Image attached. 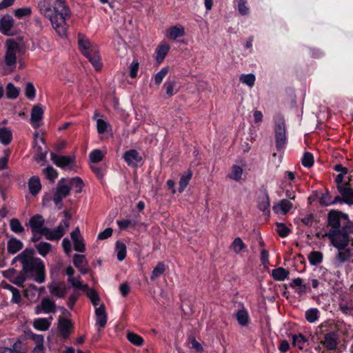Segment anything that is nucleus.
Instances as JSON below:
<instances>
[{
  "mask_svg": "<svg viewBox=\"0 0 353 353\" xmlns=\"http://www.w3.org/2000/svg\"><path fill=\"white\" fill-rule=\"evenodd\" d=\"M41 13L48 18L56 33L61 37L67 36V20L70 17V12L65 6L64 0H56L53 9L46 0H43L39 3Z\"/></svg>",
  "mask_w": 353,
  "mask_h": 353,
  "instance_id": "f257e3e1",
  "label": "nucleus"
},
{
  "mask_svg": "<svg viewBox=\"0 0 353 353\" xmlns=\"http://www.w3.org/2000/svg\"><path fill=\"white\" fill-rule=\"evenodd\" d=\"M43 223V218L39 214L33 216L30 219L29 225L32 234V241H38L42 236L50 241L59 240L63 236L69 228L68 221H62L54 230L44 227Z\"/></svg>",
  "mask_w": 353,
  "mask_h": 353,
  "instance_id": "f03ea898",
  "label": "nucleus"
},
{
  "mask_svg": "<svg viewBox=\"0 0 353 353\" xmlns=\"http://www.w3.org/2000/svg\"><path fill=\"white\" fill-rule=\"evenodd\" d=\"M330 323L325 321L316 327L311 340L314 348L317 353H329L336 349L338 345V334L330 331Z\"/></svg>",
  "mask_w": 353,
  "mask_h": 353,
  "instance_id": "7ed1b4c3",
  "label": "nucleus"
},
{
  "mask_svg": "<svg viewBox=\"0 0 353 353\" xmlns=\"http://www.w3.org/2000/svg\"><path fill=\"white\" fill-rule=\"evenodd\" d=\"M32 250H25L17 256V260L23 265V270L32 277L38 283H42L46 279L45 265L39 258L33 257Z\"/></svg>",
  "mask_w": 353,
  "mask_h": 353,
  "instance_id": "20e7f679",
  "label": "nucleus"
},
{
  "mask_svg": "<svg viewBox=\"0 0 353 353\" xmlns=\"http://www.w3.org/2000/svg\"><path fill=\"white\" fill-rule=\"evenodd\" d=\"M32 250H25L17 256V260L23 265V270L32 277L38 283H42L46 279L45 265L39 258L33 257Z\"/></svg>",
  "mask_w": 353,
  "mask_h": 353,
  "instance_id": "39448f33",
  "label": "nucleus"
},
{
  "mask_svg": "<svg viewBox=\"0 0 353 353\" xmlns=\"http://www.w3.org/2000/svg\"><path fill=\"white\" fill-rule=\"evenodd\" d=\"M6 48L5 64L8 68L9 72H12L16 66L17 54L19 53V44L10 39L6 43Z\"/></svg>",
  "mask_w": 353,
  "mask_h": 353,
  "instance_id": "423d86ee",
  "label": "nucleus"
},
{
  "mask_svg": "<svg viewBox=\"0 0 353 353\" xmlns=\"http://www.w3.org/2000/svg\"><path fill=\"white\" fill-rule=\"evenodd\" d=\"M274 132L276 147L278 150L284 149L287 144L286 130L284 120L281 117H276L274 119Z\"/></svg>",
  "mask_w": 353,
  "mask_h": 353,
  "instance_id": "0eeeda50",
  "label": "nucleus"
},
{
  "mask_svg": "<svg viewBox=\"0 0 353 353\" xmlns=\"http://www.w3.org/2000/svg\"><path fill=\"white\" fill-rule=\"evenodd\" d=\"M328 223L329 225L333 228V230H339L342 225L348 231H351V229L349 228L350 222L348 216L341 212L331 210L328 214Z\"/></svg>",
  "mask_w": 353,
  "mask_h": 353,
  "instance_id": "6e6552de",
  "label": "nucleus"
},
{
  "mask_svg": "<svg viewBox=\"0 0 353 353\" xmlns=\"http://www.w3.org/2000/svg\"><path fill=\"white\" fill-rule=\"evenodd\" d=\"M328 236L332 245L339 250L343 249L349 243V238L346 232L339 230H331Z\"/></svg>",
  "mask_w": 353,
  "mask_h": 353,
  "instance_id": "1a4fd4ad",
  "label": "nucleus"
},
{
  "mask_svg": "<svg viewBox=\"0 0 353 353\" xmlns=\"http://www.w3.org/2000/svg\"><path fill=\"white\" fill-rule=\"evenodd\" d=\"M70 188L67 179H61L57 184L56 191L54 194L53 201L58 208H61V201L70 192Z\"/></svg>",
  "mask_w": 353,
  "mask_h": 353,
  "instance_id": "9d476101",
  "label": "nucleus"
},
{
  "mask_svg": "<svg viewBox=\"0 0 353 353\" xmlns=\"http://www.w3.org/2000/svg\"><path fill=\"white\" fill-rule=\"evenodd\" d=\"M51 160L58 167L67 170H74L76 167L74 157L72 156H61L51 154Z\"/></svg>",
  "mask_w": 353,
  "mask_h": 353,
  "instance_id": "9b49d317",
  "label": "nucleus"
},
{
  "mask_svg": "<svg viewBox=\"0 0 353 353\" xmlns=\"http://www.w3.org/2000/svg\"><path fill=\"white\" fill-rule=\"evenodd\" d=\"M48 288L50 293L57 298L65 297L68 290L65 283L55 280L48 284Z\"/></svg>",
  "mask_w": 353,
  "mask_h": 353,
  "instance_id": "f8f14e48",
  "label": "nucleus"
},
{
  "mask_svg": "<svg viewBox=\"0 0 353 353\" xmlns=\"http://www.w3.org/2000/svg\"><path fill=\"white\" fill-rule=\"evenodd\" d=\"M43 114L44 110L41 105L37 104L33 106L31 111L30 123L34 128H39L41 125Z\"/></svg>",
  "mask_w": 353,
  "mask_h": 353,
  "instance_id": "ddd939ff",
  "label": "nucleus"
},
{
  "mask_svg": "<svg viewBox=\"0 0 353 353\" xmlns=\"http://www.w3.org/2000/svg\"><path fill=\"white\" fill-rule=\"evenodd\" d=\"M88 53L83 54L91 63L97 71H99L102 68V63L97 46L88 49Z\"/></svg>",
  "mask_w": 353,
  "mask_h": 353,
  "instance_id": "4468645a",
  "label": "nucleus"
},
{
  "mask_svg": "<svg viewBox=\"0 0 353 353\" xmlns=\"http://www.w3.org/2000/svg\"><path fill=\"white\" fill-rule=\"evenodd\" d=\"M55 311V303L53 300L48 297L43 298L39 305H37L34 309L36 314L41 313H50Z\"/></svg>",
  "mask_w": 353,
  "mask_h": 353,
  "instance_id": "2eb2a0df",
  "label": "nucleus"
},
{
  "mask_svg": "<svg viewBox=\"0 0 353 353\" xmlns=\"http://www.w3.org/2000/svg\"><path fill=\"white\" fill-rule=\"evenodd\" d=\"M14 19L10 15H4L0 19V31L3 34L12 35L14 31Z\"/></svg>",
  "mask_w": 353,
  "mask_h": 353,
  "instance_id": "dca6fc26",
  "label": "nucleus"
},
{
  "mask_svg": "<svg viewBox=\"0 0 353 353\" xmlns=\"http://www.w3.org/2000/svg\"><path fill=\"white\" fill-rule=\"evenodd\" d=\"M244 166H241L236 164L233 165L228 174V177L236 182H240L245 179L244 174Z\"/></svg>",
  "mask_w": 353,
  "mask_h": 353,
  "instance_id": "f3484780",
  "label": "nucleus"
},
{
  "mask_svg": "<svg viewBox=\"0 0 353 353\" xmlns=\"http://www.w3.org/2000/svg\"><path fill=\"white\" fill-rule=\"evenodd\" d=\"M72 324L71 321L65 318H60L58 323V330L59 334L64 339L68 338L72 330Z\"/></svg>",
  "mask_w": 353,
  "mask_h": 353,
  "instance_id": "a211bd4d",
  "label": "nucleus"
},
{
  "mask_svg": "<svg viewBox=\"0 0 353 353\" xmlns=\"http://www.w3.org/2000/svg\"><path fill=\"white\" fill-rule=\"evenodd\" d=\"M4 275L12 283L21 286L26 280L24 275L21 272H18L14 269L8 270L4 273Z\"/></svg>",
  "mask_w": 353,
  "mask_h": 353,
  "instance_id": "6ab92c4d",
  "label": "nucleus"
},
{
  "mask_svg": "<svg viewBox=\"0 0 353 353\" xmlns=\"http://www.w3.org/2000/svg\"><path fill=\"white\" fill-rule=\"evenodd\" d=\"M76 251L83 252L85 251V244L81 235L80 230L77 228L70 234Z\"/></svg>",
  "mask_w": 353,
  "mask_h": 353,
  "instance_id": "aec40b11",
  "label": "nucleus"
},
{
  "mask_svg": "<svg viewBox=\"0 0 353 353\" xmlns=\"http://www.w3.org/2000/svg\"><path fill=\"white\" fill-rule=\"evenodd\" d=\"M170 46L165 41H161L156 48V61L161 63L170 51Z\"/></svg>",
  "mask_w": 353,
  "mask_h": 353,
  "instance_id": "412c9836",
  "label": "nucleus"
},
{
  "mask_svg": "<svg viewBox=\"0 0 353 353\" xmlns=\"http://www.w3.org/2000/svg\"><path fill=\"white\" fill-rule=\"evenodd\" d=\"M96 325L101 328L105 327L107 323V314L103 304L95 308Z\"/></svg>",
  "mask_w": 353,
  "mask_h": 353,
  "instance_id": "4be33fe9",
  "label": "nucleus"
},
{
  "mask_svg": "<svg viewBox=\"0 0 353 353\" xmlns=\"http://www.w3.org/2000/svg\"><path fill=\"white\" fill-rule=\"evenodd\" d=\"M185 35V28L181 26H174L167 29L165 36L171 40H176Z\"/></svg>",
  "mask_w": 353,
  "mask_h": 353,
  "instance_id": "5701e85b",
  "label": "nucleus"
},
{
  "mask_svg": "<svg viewBox=\"0 0 353 353\" xmlns=\"http://www.w3.org/2000/svg\"><path fill=\"white\" fill-rule=\"evenodd\" d=\"M23 296L30 302L34 303L39 299V292L35 285L30 284L24 289Z\"/></svg>",
  "mask_w": 353,
  "mask_h": 353,
  "instance_id": "b1692460",
  "label": "nucleus"
},
{
  "mask_svg": "<svg viewBox=\"0 0 353 353\" xmlns=\"http://www.w3.org/2000/svg\"><path fill=\"white\" fill-rule=\"evenodd\" d=\"M292 207V202L287 199H282L273 206V210L277 214H285Z\"/></svg>",
  "mask_w": 353,
  "mask_h": 353,
  "instance_id": "393cba45",
  "label": "nucleus"
},
{
  "mask_svg": "<svg viewBox=\"0 0 353 353\" xmlns=\"http://www.w3.org/2000/svg\"><path fill=\"white\" fill-rule=\"evenodd\" d=\"M123 158L129 166H135L139 163L142 158L135 150H130L127 151Z\"/></svg>",
  "mask_w": 353,
  "mask_h": 353,
  "instance_id": "a878e982",
  "label": "nucleus"
},
{
  "mask_svg": "<svg viewBox=\"0 0 353 353\" xmlns=\"http://www.w3.org/2000/svg\"><path fill=\"white\" fill-rule=\"evenodd\" d=\"M344 203L348 205H353V190L349 185H341L338 189Z\"/></svg>",
  "mask_w": 353,
  "mask_h": 353,
  "instance_id": "bb28decb",
  "label": "nucleus"
},
{
  "mask_svg": "<svg viewBox=\"0 0 353 353\" xmlns=\"http://www.w3.org/2000/svg\"><path fill=\"white\" fill-rule=\"evenodd\" d=\"M73 263L82 274H85L88 272L87 261L84 255L74 254Z\"/></svg>",
  "mask_w": 353,
  "mask_h": 353,
  "instance_id": "cd10ccee",
  "label": "nucleus"
},
{
  "mask_svg": "<svg viewBox=\"0 0 353 353\" xmlns=\"http://www.w3.org/2000/svg\"><path fill=\"white\" fill-rule=\"evenodd\" d=\"M52 318H38L33 321V327L39 331L48 330L51 325Z\"/></svg>",
  "mask_w": 353,
  "mask_h": 353,
  "instance_id": "c85d7f7f",
  "label": "nucleus"
},
{
  "mask_svg": "<svg viewBox=\"0 0 353 353\" xmlns=\"http://www.w3.org/2000/svg\"><path fill=\"white\" fill-rule=\"evenodd\" d=\"M236 319L241 326L245 327L250 322V316L248 312L245 308L239 310L235 314Z\"/></svg>",
  "mask_w": 353,
  "mask_h": 353,
  "instance_id": "c756f323",
  "label": "nucleus"
},
{
  "mask_svg": "<svg viewBox=\"0 0 353 353\" xmlns=\"http://www.w3.org/2000/svg\"><path fill=\"white\" fill-rule=\"evenodd\" d=\"M292 342L294 346L298 347L301 350H303L308 345V339L301 334L294 335L292 336Z\"/></svg>",
  "mask_w": 353,
  "mask_h": 353,
  "instance_id": "7c9ffc66",
  "label": "nucleus"
},
{
  "mask_svg": "<svg viewBox=\"0 0 353 353\" xmlns=\"http://www.w3.org/2000/svg\"><path fill=\"white\" fill-rule=\"evenodd\" d=\"M22 248V242L16 238L10 239L8 241L7 249L9 253L14 254L21 250Z\"/></svg>",
  "mask_w": 353,
  "mask_h": 353,
  "instance_id": "2f4dec72",
  "label": "nucleus"
},
{
  "mask_svg": "<svg viewBox=\"0 0 353 353\" xmlns=\"http://www.w3.org/2000/svg\"><path fill=\"white\" fill-rule=\"evenodd\" d=\"M186 346L194 353H202L203 347L202 345L198 342L194 337H190L187 342Z\"/></svg>",
  "mask_w": 353,
  "mask_h": 353,
  "instance_id": "473e14b6",
  "label": "nucleus"
},
{
  "mask_svg": "<svg viewBox=\"0 0 353 353\" xmlns=\"http://www.w3.org/2000/svg\"><path fill=\"white\" fill-rule=\"evenodd\" d=\"M28 188L32 194H37L41 188L40 180L38 176H32L28 182Z\"/></svg>",
  "mask_w": 353,
  "mask_h": 353,
  "instance_id": "72a5a7b5",
  "label": "nucleus"
},
{
  "mask_svg": "<svg viewBox=\"0 0 353 353\" xmlns=\"http://www.w3.org/2000/svg\"><path fill=\"white\" fill-rule=\"evenodd\" d=\"M78 43L79 50L82 54L88 53V49L95 46V45L91 43L86 37L81 35L79 36Z\"/></svg>",
  "mask_w": 353,
  "mask_h": 353,
  "instance_id": "f704fd0d",
  "label": "nucleus"
},
{
  "mask_svg": "<svg viewBox=\"0 0 353 353\" xmlns=\"http://www.w3.org/2000/svg\"><path fill=\"white\" fill-rule=\"evenodd\" d=\"M83 292H85L86 295L90 300L92 305L96 307L99 306L100 304V298L98 293L92 288H90L88 286L87 289H85Z\"/></svg>",
  "mask_w": 353,
  "mask_h": 353,
  "instance_id": "c9c22d12",
  "label": "nucleus"
},
{
  "mask_svg": "<svg viewBox=\"0 0 353 353\" xmlns=\"http://www.w3.org/2000/svg\"><path fill=\"white\" fill-rule=\"evenodd\" d=\"M69 183V186L71 188L74 189L76 193L81 192L84 186L83 181L79 177H74L70 179H67Z\"/></svg>",
  "mask_w": 353,
  "mask_h": 353,
  "instance_id": "e433bc0d",
  "label": "nucleus"
},
{
  "mask_svg": "<svg viewBox=\"0 0 353 353\" xmlns=\"http://www.w3.org/2000/svg\"><path fill=\"white\" fill-rule=\"evenodd\" d=\"M245 248L246 245L240 237L235 238L230 245V249L236 254H241Z\"/></svg>",
  "mask_w": 353,
  "mask_h": 353,
  "instance_id": "4c0bfd02",
  "label": "nucleus"
},
{
  "mask_svg": "<svg viewBox=\"0 0 353 353\" xmlns=\"http://www.w3.org/2000/svg\"><path fill=\"white\" fill-rule=\"evenodd\" d=\"M35 248L39 254L43 257L52 250V245L48 242H39L35 244Z\"/></svg>",
  "mask_w": 353,
  "mask_h": 353,
  "instance_id": "58836bf2",
  "label": "nucleus"
},
{
  "mask_svg": "<svg viewBox=\"0 0 353 353\" xmlns=\"http://www.w3.org/2000/svg\"><path fill=\"white\" fill-rule=\"evenodd\" d=\"M20 92V89L16 87L13 83H9L6 85V95L8 99H14L17 98Z\"/></svg>",
  "mask_w": 353,
  "mask_h": 353,
  "instance_id": "ea45409f",
  "label": "nucleus"
},
{
  "mask_svg": "<svg viewBox=\"0 0 353 353\" xmlns=\"http://www.w3.org/2000/svg\"><path fill=\"white\" fill-rule=\"evenodd\" d=\"M12 137V134L10 130L7 128H0V141L4 145L10 143Z\"/></svg>",
  "mask_w": 353,
  "mask_h": 353,
  "instance_id": "a19ab883",
  "label": "nucleus"
},
{
  "mask_svg": "<svg viewBox=\"0 0 353 353\" xmlns=\"http://www.w3.org/2000/svg\"><path fill=\"white\" fill-rule=\"evenodd\" d=\"M239 81L241 83L252 88L254 85L256 77L253 74H242L239 77Z\"/></svg>",
  "mask_w": 353,
  "mask_h": 353,
  "instance_id": "79ce46f5",
  "label": "nucleus"
},
{
  "mask_svg": "<svg viewBox=\"0 0 353 353\" xmlns=\"http://www.w3.org/2000/svg\"><path fill=\"white\" fill-rule=\"evenodd\" d=\"M289 272L283 268H278L272 272V277L276 281H284L288 276Z\"/></svg>",
  "mask_w": 353,
  "mask_h": 353,
  "instance_id": "37998d69",
  "label": "nucleus"
},
{
  "mask_svg": "<svg viewBox=\"0 0 353 353\" xmlns=\"http://www.w3.org/2000/svg\"><path fill=\"white\" fill-rule=\"evenodd\" d=\"M168 71H169L168 67L162 68L157 74H155L154 75L153 79H152L154 83L156 85H159L162 83L163 79L168 74Z\"/></svg>",
  "mask_w": 353,
  "mask_h": 353,
  "instance_id": "c03bdc74",
  "label": "nucleus"
},
{
  "mask_svg": "<svg viewBox=\"0 0 353 353\" xmlns=\"http://www.w3.org/2000/svg\"><path fill=\"white\" fill-rule=\"evenodd\" d=\"M115 252L117 253V259L122 261L126 256L125 245L122 242L117 241L116 243Z\"/></svg>",
  "mask_w": 353,
  "mask_h": 353,
  "instance_id": "a18cd8bd",
  "label": "nucleus"
},
{
  "mask_svg": "<svg viewBox=\"0 0 353 353\" xmlns=\"http://www.w3.org/2000/svg\"><path fill=\"white\" fill-rule=\"evenodd\" d=\"M234 2L236 3L238 12L241 15L245 16L249 14L250 9L247 0H235Z\"/></svg>",
  "mask_w": 353,
  "mask_h": 353,
  "instance_id": "49530a36",
  "label": "nucleus"
},
{
  "mask_svg": "<svg viewBox=\"0 0 353 353\" xmlns=\"http://www.w3.org/2000/svg\"><path fill=\"white\" fill-rule=\"evenodd\" d=\"M305 319L311 323L316 322L319 317V311L316 308H310L305 312Z\"/></svg>",
  "mask_w": 353,
  "mask_h": 353,
  "instance_id": "de8ad7c7",
  "label": "nucleus"
},
{
  "mask_svg": "<svg viewBox=\"0 0 353 353\" xmlns=\"http://www.w3.org/2000/svg\"><path fill=\"white\" fill-rule=\"evenodd\" d=\"M191 177H192V173L190 172H188L181 176V179L179 181V192L181 193L185 190V188L187 187V185H188V183L191 179Z\"/></svg>",
  "mask_w": 353,
  "mask_h": 353,
  "instance_id": "09e8293b",
  "label": "nucleus"
},
{
  "mask_svg": "<svg viewBox=\"0 0 353 353\" xmlns=\"http://www.w3.org/2000/svg\"><path fill=\"white\" fill-rule=\"evenodd\" d=\"M24 94L28 99L31 101L34 99L36 96V89L32 83L28 82L26 83Z\"/></svg>",
  "mask_w": 353,
  "mask_h": 353,
  "instance_id": "8fccbe9b",
  "label": "nucleus"
},
{
  "mask_svg": "<svg viewBox=\"0 0 353 353\" xmlns=\"http://www.w3.org/2000/svg\"><path fill=\"white\" fill-rule=\"evenodd\" d=\"M307 259L312 265H316L322 261L323 255L319 252L314 251L308 255Z\"/></svg>",
  "mask_w": 353,
  "mask_h": 353,
  "instance_id": "3c124183",
  "label": "nucleus"
},
{
  "mask_svg": "<svg viewBox=\"0 0 353 353\" xmlns=\"http://www.w3.org/2000/svg\"><path fill=\"white\" fill-rule=\"evenodd\" d=\"M68 282L71 284V285L76 288V289H80L83 291H84L85 289H87L88 285L85 284H83L81 281L80 277H71L68 279Z\"/></svg>",
  "mask_w": 353,
  "mask_h": 353,
  "instance_id": "603ef678",
  "label": "nucleus"
},
{
  "mask_svg": "<svg viewBox=\"0 0 353 353\" xmlns=\"http://www.w3.org/2000/svg\"><path fill=\"white\" fill-rule=\"evenodd\" d=\"M340 200L339 196H336L334 200H332L329 193L323 194L319 199V202L323 205H329L337 203Z\"/></svg>",
  "mask_w": 353,
  "mask_h": 353,
  "instance_id": "864d4df0",
  "label": "nucleus"
},
{
  "mask_svg": "<svg viewBox=\"0 0 353 353\" xmlns=\"http://www.w3.org/2000/svg\"><path fill=\"white\" fill-rule=\"evenodd\" d=\"M258 206L259 209L263 212L270 208V199L267 194H263L259 197Z\"/></svg>",
  "mask_w": 353,
  "mask_h": 353,
  "instance_id": "5fc2aeb1",
  "label": "nucleus"
},
{
  "mask_svg": "<svg viewBox=\"0 0 353 353\" xmlns=\"http://www.w3.org/2000/svg\"><path fill=\"white\" fill-rule=\"evenodd\" d=\"M165 265L163 263H159L152 271L151 279L155 280L157 278L159 277L165 272Z\"/></svg>",
  "mask_w": 353,
  "mask_h": 353,
  "instance_id": "6e6d98bb",
  "label": "nucleus"
},
{
  "mask_svg": "<svg viewBox=\"0 0 353 353\" xmlns=\"http://www.w3.org/2000/svg\"><path fill=\"white\" fill-rule=\"evenodd\" d=\"M127 338L131 343L135 345L140 346L143 343V339L139 335L135 333H128L127 335Z\"/></svg>",
  "mask_w": 353,
  "mask_h": 353,
  "instance_id": "4d7b16f0",
  "label": "nucleus"
},
{
  "mask_svg": "<svg viewBox=\"0 0 353 353\" xmlns=\"http://www.w3.org/2000/svg\"><path fill=\"white\" fill-rule=\"evenodd\" d=\"M10 227L11 230L15 233H21L24 230L20 221L17 219H12L10 221Z\"/></svg>",
  "mask_w": 353,
  "mask_h": 353,
  "instance_id": "13d9d810",
  "label": "nucleus"
},
{
  "mask_svg": "<svg viewBox=\"0 0 353 353\" xmlns=\"http://www.w3.org/2000/svg\"><path fill=\"white\" fill-rule=\"evenodd\" d=\"M104 157V154L100 150H94L90 154V160L92 163L101 161Z\"/></svg>",
  "mask_w": 353,
  "mask_h": 353,
  "instance_id": "bf43d9fd",
  "label": "nucleus"
},
{
  "mask_svg": "<svg viewBox=\"0 0 353 353\" xmlns=\"http://www.w3.org/2000/svg\"><path fill=\"white\" fill-rule=\"evenodd\" d=\"M9 290L12 293L11 302L19 305L21 303V296L20 292L13 286H10Z\"/></svg>",
  "mask_w": 353,
  "mask_h": 353,
  "instance_id": "052dcab7",
  "label": "nucleus"
},
{
  "mask_svg": "<svg viewBox=\"0 0 353 353\" xmlns=\"http://www.w3.org/2000/svg\"><path fill=\"white\" fill-rule=\"evenodd\" d=\"M276 230L279 235L282 238L286 237L290 232L289 228L282 223H276Z\"/></svg>",
  "mask_w": 353,
  "mask_h": 353,
  "instance_id": "680f3d73",
  "label": "nucleus"
},
{
  "mask_svg": "<svg viewBox=\"0 0 353 353\" xmlns=\"http://www.w3.org/2000/svg\"><path fill=\"white\" fill-rule=\"evenodd\" d=\"M139 63L137 59H134L130 65V76L131 78H136L138 74Z\"/></svg>",
  "mask_w": 353,
  "mask_h": 353,
  "instance_id": "e2e57ef3",
  "label": "nucleus"
},
{
  "mask_svg": "<svg viewBox=\"0 0 353 353\" xmlns=\"http://www.w3.org/2000/svg\"><path fill=\"white\" fill-rule=\"evenodd\" d=\"M290 285L292 288H294L295 286L299 287V289L297 292L299 294L305 293L306 292V285L303 284V281L301 278L294 279Z\"/></svg>",
  "mask_w": 353,
  "mask_h": 353,
  "instance_id": "0e129e2a",
  "label": "nucleus"
},
{
  "mask_svg": "<svg viewBox=\"0 0 353 353\" xmlns=\"http://www.w3.org/2000/svg\"><path fill=\"white\" fill-rule=\"evenodd\" d=\"M295 174L290 171H286L284 174V183L285 185L293 186L295 183Z\"/></svg>",
  "mask_w": 353,
  "mask_h": 353,
  "instance_id": "69168bd1",
  "label": "nucleus"
},
{
  "mask_svg": "<svg viewBox=\"0 0 353 353\" xmlns=\"http://www.w3.org/2000/svg\"><path fill=\"white\" fill-rule=\"evenodd\" d=\"M43 173L46 177L52 181H53L57 177V170L51 166H48L46 169H44Z\"/></svg>",
  "mask_w": 353,
  "mask_h": 353,
  "instance_id": "338daca9",
  "label": "nucleus"
},
{
  "mask_svg": "<svg viewBox=\"0 0 353 353\" xmlns=\"http://www.w3.org/2000/svg\"><path fill=\"white\" fill-rule=\"evenodd\" d=\"M31 9L29 7H23L14 10V15L18 18H23L30 15Z\"/></svg>",
  "mask_w": 353,
  "mask_h": 353,
  "instance_id": "774afa93",
  "label": "nucleus"
}]
</instances>
